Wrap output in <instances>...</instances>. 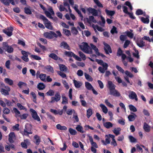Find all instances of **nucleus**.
Returning a JSON list of instances; mask_svg holds the SVG:
<instances>
[{"label":"nucleus","instance_id":"dca6fc26","mask_svg":"<svg viewBox=\"0 0 153 153\" xmlns=\"http://www.w3.org/2000/svg\"><path fill=\"white\" fill-rule=\"evenodd\" d=\"M15 137V136L14 132H11L9 134L8 140L10 143H12L14 142L13 139Z\"/></svg>","mask_w":153,"mask_h":153},{"label":"nucleus","instance_id":"c03bdc74","mask_svg":"<svg viewBox=\"0 0 153 153\" xmlns=\"http://www.w3.org/2000/svg\"><path fill=\"white\" fill-rule=\"evenodd\" d=\"M126 34V35L131 38H132L134 36V34L130 31L127 30L125 33Z\"/></svg>","mask_w":153,"mask_h":153},{"label":"nucleus","instance_id":"680f3d73","mask_svg":"<svg viewBox=\"0 0 153 153\" xmlns=\"http://www.w3.org/2000/svg\"><path fill=\"white\" fill-rule=\"evenodd\" d=\"M79 54L80 56L82 59L84 60L86 59V57L85 55L81 51H79Z\"/></svg>","mask_w":153,"mask_h":153},{"label":"nucleus","instance_id":"c9c22d12","mask_svg":"<svg viewBox=\"0 0 153 153\" xmlns=\"http://www.w3.org/2000/svg\"><path fill=\"white\" fill-rule=\"evenodd\" d=\"M93 114L91 108H89L87 110V116L88 118H89Z\"/></svg>","mask_w":153,"mask_h":153},{"label":"nucleus","instance_id":"de8ad7c7","mask_svg":"<svg viewBox=\"0 0 153 153\" xmlns=\"http://www.w3.org/2000/svg\"><path fill=\"white\" fill-rule=\"evenodd\" d=\"M68 130L70 134L72 135H75L77 134L76 131L71 128H70Z\"/></svg>","mask_w":153,"mask_h":153},{"label":"nucleus","instance_id":"6e6552de","mask_svg":"<svg viewBox=\"0 0 153 153\" xmlns=\"http://www.w3.org/2000/svg\"><path fill=\"white\" fill-rule=\"evenodd\" d=\"M30 111L31 112V116L33 119L38 122H40L41 120L40 117L38 116L36 111L33 109H31Z\"/></svg>","mask_w":153,"mask_h":153},{"label":"nucleus","instance_id":"9b49d317","mask_svg":"<svg viewBox=\"0 0 153 153\" xmlns=\"http://www.w3.org/2000/svg\"><path fill=\"white\" fill-rule=\"evenodd\" d=\"M4 88L6 89L1 88L0 90V91L2 94L5 95H8L9 94V92L10 90V87L8 86H5Z\"/></svg>","mask_w":153,"mask_h":153},{"label":"nucleus","instance_id":"f257e3e1","mask_svg":"<svg viewBox=\"0 0 153 153\" xmlns=\"http://www.w3.org/2000/svg\"><path fill=\"white\" fill-rule=\"evenodd\" d=\"M56 33L53 31H50L49 32H45L43 34L44 36L46 38L52 39L54 37L57 38L58 36L61 37L62 36V34L59 31L56 32Z\"/></svg>","mask_w":153,"mask_h":153},{"label":"nucleus","instance_id":"f8f14e48","mask_svg":"<svg viewBox=\"0 0 153 153\" xmlns=\"http://www.w3.org/2000/svg\"><path fill=\"white\" fill-rule=\"evenodd\" d=\"M60 47L65 49H67L68 50H70V46L65 41H62L61 43Z\"/></svg>","mask_w":153,"mask_h":153},{"label":"nucleus","instance_id":"13d9d810","mask_svg":"<svg viewBox=\"0 0 153 153\" xmlns=\"http://www.w3.org/2000/svg\"><path fill=\"white\" fill-rule=\"evenodd\" d=\"M46 69L48 71L51 72L53 73V70L52 67L50 65L47 66L46 67Z\"/></svg>","mask_w":153,"mask_h":153},{"label":"nucleus","instance_id":"aec40b11","mask_svg":"<svg viewBox=\"0 0 153 153\" xmlns=\"http://www.w3.org/2000/svg\"><path fill=\"white\" fill-rule=\"evenodd\" d=\"M108 88H109L110 91L115 89V86L111 81H109L108 82Z\"/></svg>","mask_w":153,"mask_h":153},{"label":"nucleus","instance_id":"cd10ccee","mask_svg":"<svg viewBox=\"0 0 153 153\" xmlns=\"http://www.w3.org/2000/svg\"><path fill=\"white\" fill-rule=\"evenodd\" d=\"M37 87L39 90H42L45 88V86L43 83L40 82L37 85Z\"/></svg>","mask_w":153,"mask_h":153},{"label":"nucleus","instance_id":"7c9ffc66","mask_svg":"<svg viewBox=\"0 0 153 153\" xmlns=\"http://www.w3.org/2000/svg\"><path fill=\"white\" fill-rule=\"evenodd\" d=\"M59 67L60 70L61 71H66L68 69L67 68L65 65L63 64H59Z\"/></svg>","mask_w":153,"mask_h":153},{"label":"nucleus","instance_id":"774afa93","mask_svg":"<svg viewBox=\"0 0 153 153\" xmlns=\"http://www.w3.org/2000/svg\"><path fill=\"white\" fill-rule=\"evenodd\" d=\"M28 116V114H24L22 115L20 114L19 115L21 119H25Z\"/></svg>","mask_w":153,"mask_h":153},{"label":"nucleus","instance_id":"338daca9","mask_svg":"<svg viewBox=\"0 0 153 153\" xmlns=\"http://www.w3.org/2000/svg\"><path fill=\"white\" fill-rule=\"evenodd\" d=\"M111 33L112 34L114 33H118V32L117 31L116 27L115 26H113L111 30Z\"/></svg>","mask_w":153,"mask_h":153},{"label":"nucleus","instance_id":"c85d7f7f","mask_svg":"<svg viewBox=\"0 0 153 153\" xmlns=\"http://www.w3.org/2000/svg\"><path fill=\"white\" fill-rule=\"evenodd\" d=\"M105 12L107 15L111 16H113L115 13V12L114 11L109 10L107 9L105 10Z\"/></svg>","mask_w":153,"mask_h":153},{"label":"nucleus","instance_id":"3c124183","mask_svg":"<svg viewBox=\"0 0 153 153\" xmlns=\"http://www.w3.org/2000/svg\"><path fill=\"white\" fill-rule=\"evenodd\" d=\"M44 13L46 16L48 17L51 19H53V17L51 16V14L49 12L47 11L46 10L44 11Z\"/></svg>","mask_w":153,"mask_h":153},{"label":"nucleus","instance_id":"b1692460","mask_svg":"<svg viewBox=\"0 0 153 153\" xmlns=\"http://www.w3.org/2000/svg\"><path fill=\"white\" fill-rule=\"evenodd\" d=\"M4 81L5 83L10 85H13V81L9 78H5Z\"/></svg>","mask_w":153,"mask_h":153},{"label":"nucleus","instance_id":"f03ea898","mask_svg":"<svg viewBox=\"0 0 153 153\" xmlns=\"http://www.w3.org/2000/svg\"><path fill=\"white\" fill-rule=\"evenodd\" d=\"M80 49L83 52L91 54L92 53V49L85 42H83L82 44L79 45Z\"/></svg>","mask_w":153,"mask_h":153},{"label":"nucleus","instance_id":"4c0bfd02","mask_svg":"<svg viewBox=\"0 0 153 153\" xmlns=\"http://www.w3.org/2000/svg\"><path fill=\"white\" fill-rule=\"evenodd\" d=\"M85 86L86 88L88 90H91L93 88L91 84L88 82H85Z\"/></svg>","mask_w":153,"mask_h":153},{"label":"nucleus","instance_id":"5701e85b","mask_svg":"<svg viewBox=\"0 0 153 153\" xmlns=\"http://www.w3.org/2000/svg\"><path fill=\"white\" fill-rule=\"evenodd\" d=\"M108 67V65H106V66H103V68L101 67H99L98 69L99 71L101 73H105V71L107 70Z\"/></svg>","mask_w":153,"mask_h":153},{"label":"nucleus","instance_id":"1a4fd4ad","mask_svg":"<svg viewBox=\"0 0 153 153\" xmlns=\"http://www.w3.org/2000/svg\"><path fill=\"white\" fill-rule=\"evenodd\" d=\"M135 42L137 45L140 48H142L145 46H146L145 42L143 41V40L141 38H137L135 40Z\"/></svg>","mask_w":153,"mask_h":153},{"label":"nucleus","instance_id":"0e129e2a","mask_svg":"<svg viewBox=\"0 0 153 153\" xmlns=\"http://www.w3.org/2000/svg\"><path fill=\"white\" fill-rule=\"evenodd\" d=\"M30 57L31 58H33L36 60L41 59V58L40 57L36 55H31Z\"/></svg>","mask_w":153,"mask_h":153},{"label":"nucleus","instance_id":"49530a36","mask_svg":"<svg viewBox=\"0 0 153 153\" xmlns=\"http://www.w3.org/2000/svg\"><path fill=\"white\" fill-rule=\"evenodd\" d=\"M34 138L36 140L35 143L36 145H39L40 142L39 137L37 135H35L34 136Z\"/></svg>","mask_w":153,"mask_h":153},{"label":"nucleus","instance_id":"a878e982","mask_svg":"<svg viewBox=\"0 0 153 153\" xmlns=\"http://www.w3.org/2000/svg\"><path fill=\"white\" fill-rule=\"evenodd\" d=\"M56 128L57 129L61 130H66L67 129L66 126H62L60 124H58L56 125Z\"/></svg>","mask_w":153,"mask_h":153},{"label":"nucleus","instance_id":"0eeeda50","mask_svg":"<svg viewBox=\"0 0 153 153\" xmlns=\"http://www.w3.org/2000/svg\"><path fill=\"white\" fill-rule=\"evenodd\" d=\"M13 28L12 27H7V28L3 30V32L6 34L8 36H11L13 34Z\"/></svg>","mask_w":153,"mask_h":153},{"label":"nucleus","instance_id":"09e8293b","mask_svg":"<svg viewBox=\"0 0 153 153\" xmlns=\"http://www.w3.org/2000/svg\"><path fill=\"white\" fill-rule=\"evenodd\" d=\"M102 142L103 143V144L104 145H106L107 144H109L110 143L109 137H108L105 139V142L104 140H102Z\"/></svg>","mask_w":153,"mask_h":153},{"label":"nucleus","instance_id":"e2e57ef3","mask_svg":"<svg viewBox=\"0 0 153 153\" xmlns=\"http://www.w3.org/2000/svg\"><path fill=\"white\" fill-rule=\"evenodd\" d=\"M46 114L48 117L51 120H52L54 122L55 121V117L51 115L48 112L46 113Z\"/></svg>","mask_w":153,"mask_h":153},{"label":"nucleus","instance_id":"4468645a","mask_svg":"<svg viewBox=\"0 0 153 153\" xmlns=\"http://www.w3.org/2000/svg\"><path fill=\"white\" fill-rule=\"evenodd\" d=\"M129 97L131 99H134L136 101H138L137 96L136 93L133 91L131 92L129 94Z\"/></svg>","mask_w":153,"mask_h":153},{"label":"nucleus","instance_id":"393cba45","mask_svg":"<svg viewBox=\"0 0 153 153\" xmlns=\"http://www.w3.org/2000/svg\"><path fill=\"white\" fill-rule=\"evenodd\" d=\"M104 126L107 128H109L112 127L113 125L110 122H106L103 123Z\"/></svg>","mask_w":153,"mask_h":153},{"label":"nucleus","instance_id":"c756f323","mask_svg":"<svg viewBox=\"0 0 153 153\" xmlns=\"http://www.w3.org/2000/svg\"><path fill=\"white\" fill-rule=\"evenodd\" d=\"M100 106L102 109V111L105 114H106L108 111V110L107 108L105 105L103 104H100Z\"/></svg>","mask_w":153,"mask_h":153},{"label":"nucleus","instance_id":"412c9836","mask_svg":"<svg viewBox=\"0 0 153 153\" xmlns=\"http://www.w3.org/2000/svg\"><path fill=\"white\" fill-rule=\"evenodd\" d=\"M95 61L98 64L102 65V66H106V65H108L107 63L104 62L103 60L101 59H95Z\"/></svg>","mask_w":153,"mask_h":153},{"label":"nucleus","instance_id":"4d7b16f0","mask_svg":"<svg viewBox=\"0 0 153 153\" xmlns=\"http://www.w3.org/2000/svg\"><path fill=\"white\" fill-rule=\"evenodd\" d=\"M135 14L137 16L142 15L143 14V11L140 9H138L136 11Z\"/></svg>","mask_w":153,"mask_h":153},{"label":"nucleus","instance_id":"5fc2aeb1","mask_svg":"<svg viewBox=\"0 0 153 153\" xmlns=\"http://www.w3.org/2000/svg\"><path fill=\"white\" fill-rule=\"evenodd\" d=\"M129 108L130 111L133 112H136L137 111V109L136 107L132 105H129Z\"/></svg>","mask_w":153,"mask_h":153},{"label":"nucleus","instance_id":"f3484780","mask_svg":"<svg viewBox=\"0 0 153 153\" xmlns=\"http://www.w3.org/2000/svg\"><path fill=\"white\" fill-rule=\"evenodd\" d=\"M149 15H146V18L143 17H141L140 20L144 24H148L149 22Z\"/></svg>","mask_w":153,"mask_h":153},{"label":"nucleus","instance_id":"a211bd4d","mask_svg":"<svg viewBox=\"0 0 153 153\" xmlns=\"http://www.w3.org/2000/svg\"><path fill=\"white\" fill-rule=\"evenodd\" d=\"M87 22L89 23H90L91 22L96 23L97 21L95 19L94 17L93 16H89L88 18H87Z\"/></svg>","mask_w":153,"mask_h":153},{"label":"nucleus","instance_id":"ddd939ff","mask_svg":"<svg viewBox=\"0 0 153 153\" xmlns=\"http://www.w3.org/2000/svg\"><path fill=\"white\" fill-rule=\"evenodd\" d=\"M0 1L5 5L9 6L10 3L13 5L15 4V2L13 0H0Z\"/></svg>","mask_w":153,"mask_h":153},{"label":"nucleus","instance_id":"f704fd0d","mask_svg":"<svg viewBox=\"0 0 153 153\" xmlns=\"http://www.w3.org/2000/svg\"><path fill=\"white\" fill-rule=\"evenodd\" d=\"M29 7H25L24 8V12L27 15H31L32 14V12Z\"/></svg>","mask_w":153,"mask_h":153},{"label":"nucleus","instance_id":"4be33fe9","mask_svg":"<svg viewBox=\"0 0 153 153\" xmlns=\"http://www.w3.org/2000/svg\"><path fill=\"white\" fill-rule=\"evenodd\" d=\"M143 128L145 131L146 132H149L150 130V126L145 122L144 124Z\"/></svg>","mask_w":153,"mask_h":153},{"label":"nucleus","instance_id":"69168bd1","mask_svg":"<svg viewBox=\"0 0 153 153\" xmlns=\"http://www.w3.org/2000/svg\"><path fill=\"white\" fill-rule=\"evenodd\" d=\"M116 68L120 72L122 73L123 74H124V70L119 66L118 65H116Z\"/></svg>","mask_w":153,"mask_h":153},{"label":"nucleus","instance_id":"a19ab883","mask_svg":"<svg viewBox=\"0 0 153 153\" xmlns=\"http://www.w3.org/2000/svg\"><path fill=\"white\" fill-rule=\"evenodd\" d=\"M46 76V75L45 74H41L39 75V77L42 81L45 82Z\"/></svg>","mask_w":153,"mask_h":153},{"label":"nucleus","instance_id":"6ab92c4d","mask_svg":"<svg viewBox=\"0 0 153 153\" xmlns=\"http://www.w3.org/2000/svg\"><path fill=\"white\" fill-rule=\"evenodd\" d=\"M110 94L115 97H119L120 95V93L115 89L110 91Z\"/></svg>","mask_w":153,"mask_h":153},{"label":"nucleus","instance_id":"9d476101","mask_svg":"<svg viewBox=\"0 0 153 153\" xmlns=\"http://www.w3.org/2000/svg\"><path fill=\"white\" fill-rule=\"evenodd\" d=\"M103 44L105 46L104 50L106 54H108L109 53H111L112 51L110 46L108 44L104 42Z\"/></svg>","mask_w":153,"mask_h":153},{"label":"nucleus","instance_id":"473e14b6","mask_svg":"<svg viewBox=\"0 0 153 153\" xmlns=\"http://www.w3.org/2000/svg\"><path fill=\"white\" fill-rule=\"evenodd\" d=\"M62 101L61 103L62 104H67L68 103V98L65 96L62 95Z\"/></svg>","mask_w":153,"mask_h":153},{"label":"nucleus","instance_id":"2f4dec72","mask_svg":"<svg viewBox=\"0 0 153 153\" xmlns=\"http://www.w3.org/2000/svg\"><path fill=\"white\" fill-rule=\"evenodd\" d=\"M49 57L55 60H57L58 57V56L54 53H51L49 55Z\"/></svg>","mask_w":153,"mask_h":153},{"label":"nucleus","instance_id":"864d4df0","mask_svg":"<svg viewBox=\"0 0 153 153\" xmlns=\"http://www.w3.org/2000/svg\"><path fill=\"white\" fill-rule=\"evenodd\" d=\"M46 94L48 96H52L54 94V91L52 90H50Z\"/></svg>","mask_w":153,"mask_h":153},{"label":"nucleus","instance_id":"ea45409f","mask_svg":"<svg viewBox=\"0 0 153 153\" xmlns=\"http://www.w3.org/2000/svg\"><path fill=\"white\" fill-rule=\"evenodd\" d=\"M30 94L32 96L33 98V101L35 103H36V94L33 92H31Z\"/></svg>","mask_w":153,"mask_h":153},{"label":"nucleus","instance_id":"e433bc0d","mask_svg":"<svg viewBox=\"0 0 153 153\" xmlns=\"http://www.w3.org/2000/svg\"><path fill=\"white\" fill-rule=\"evenodd\" d=\"M121 131V128H118L117 129L115 128L114 130H112L113 133L115 134L117 136L120 134V131Z\"/></svg>","mask_w":153,"mask_h":153},{"label":"nucleus","instance_id":"37998d69","mask_svg":"<svg viewBox=\"0 0 153 153\" xmlns=\"http://www.w3.org/2000/svg\"><path fill=\"white\" fill-rule=\"evenodd\" d=\"M73 82L76 88H80L82 85L80 83H79V82H78L75 79L74 80Z\"/></svg>","mask_w":153,"mask_h":153},{"label":"nucleus","instance_id":"20e7f679","mask_svg":"<svg viewBox=\"0 0 153 153\" xmlns=\"http://www.w3.org/2000/svg\"><path fill=\"white\" fill-rule=\"evenodd\" d=\"M2 48L4 50L9 53H12L14 51L13 48L11 46L9 45L7 43L5 42L2 43Z\"/></svg>","mask_w":153,"mask_h":153},{"label":"nucleus","instance_id":"a18cd8bd","mask_svg":"<svg viewBox=\"0 0 153 153\" xmlns=\"http://www.w3.org/2000/svg\"><path fill=\"white\" fill-rule=\"evenodd\" d=\"M76 128L78 131L81 133H83L84 132V131H82L83 128L82 126L79 125H77Z\"/></svg>","mask_w":153,"mask_h":153},{"label":"nucleus","instance_id":"bf43d9fd","mask_svg":"<svg viewBox=\"0 0 153 153\" xmlns=\"http://www.w3.org/2000/svg\"><path fill=\"white\" fill-rule=\"evenodd\" d=\"M130 43V42L129 40H126L123 45V48H127Z\"/></svg>","mask_w":153,"mask_h":153},{"label":"nucleus","instance_id":"8fccbe9b","mask_svg":"<svg viewBox=\"0 0 153 153\" xmlns=\"http://www.w3.org/2000/svg\"><path fill=\"white\" fill-rule=\"evenodd\" d=\"M91 48L92 49H93L95 52V53L96 54L97 53H99V50L98 48L96 47V46L94 45L93 44H91Z\"/></svg>","mask_w":153,"mask_h":153},{"label":"nucleus","instance_id":"7ed1b4c3","mask_svg":"<svg viewBox=\"0 0 153 153\" xmlns=\"http://www.w3.org/2000/svg\"><path fill=\"white\" fill-rule=\"evenodd\" d=\"M39 18L44 21V24L46 28L50 30H53V27L51 25V23L46 17L42 14H40Z\"/></svg>","mask_w":153,"mask_h":153},{"label":"nucleus","instance_id":"052dcab7","mask_svg":"<svg viewBox=\"0 0 153 153\" xmlns=\"http://www.w3.org/2000/svg\"><path fill=\"white\" fill-rule=\"evenodd\" d=\"M124 73L127 76L130 78H132L134 77L133 75L128 71H126L125 72L124 71Z\"/></svg>","mask_w":153,"mask_h":153},{"label":"nucleus","instance_id":"72a5a7b5","mask_svg":"<svg viewBox=\"0 0 153 153\" xmlns=\"http://www.w3.org/2000/svg\"><path fill=\"white\" fill-rule=\"evenodd\" d=\"M3 74V76H6L7 75V73L6 70L5 69H4L2 66L0 67V74Z\"/></svg>","mask_w":153,"mask_h":153},{"label":"nucleus","instance_id":"423d86ee","mask_svg":"<svg viewBox=\"0 0 153 153\" xmlns=\"http://www.w3.org/2000/svg\"><path fill=\"white\" fill-rule=\"evenodd\" d=\"M61 99V96L59 92H56L55 95V97H52L51 98V100L50 103H53L55 102H58Z\"/></svg>","mask_w":153,"mask_h":153},{"label":"nucleus","instance_id":"603ef678","mask_svg":"<svg viewBox=\"0 0 153 153\" xmlns=\"http://www.w3.org/2000/svg\"><path fill=\"white\" fill-rule=\"evenodd\" d=\"M5 102L8 106H10L13 105V103L11 102L10 100H7V99H5Z\"/></svg>","mask_w":153,"mask_h":153},{"label":"nucleus","instance_id":"58836bf2","mask_svg":"<svg viewBox=\"0 0 153 153\" xmlns=\"http://www.w3.org/2000/svg\"><path fill=\"white\" fill-rule=\"evenodd\" d=\"M84 75L85 79L88 81L91 82L93 81V78L89 74L85 73Z\"/></svg>","mask_w":153,"mask_h":153},{"label":"nucleus","instance_id":"bb28decb","mask_svg":"<svg viewBox=\"0 0 153 153\" xmlns=\"http://www.w3.org/2000/svg\"><path fill=\"white\" fill-rule=\"evenodd\" d=\"M64 54L66 56L69 57H74L75 54L71 51H65L64 53Z\"/></svg>","mask_w":153,"mask_h":153},{"label":"nucleus","instance_id":"6e6d98bb","mask_svg":"<svg viewBox=\"0 0 153 153\" xmlns=\"http://www.w3.org/2000/svg\"><path fill=\"white\" fill-rule=\"evenodd\" d=\"M59 9L60 11H65L66 12H68V10L67 9L64 7L62 5L60 4L59 7Z\"/></svg>","mask_w":153,"mask_h":153},{"label":"nucleus","instance_id":"39448f33","mask_svg":"<svg viewBox=\"0 0 153 153\" xmlns=\"http://www.w3.org/2000/svg\"><path fill=\"white\" fill-rule=\"evenodd\" d=\"M31 129L32 128L30 125L28 124H26L25 126V128L24 131V134L25 135H27L29 134H32Z\"/></svg>","mask_w":153,"mask_h":153},{"label":"nucleus","instance_id":"2eb2a0df","mask_svg":"<svg viewBox=\"0 0 153 153\" xmlns=\"http://www.w3.org/2000/svg\"><path fill=\"white\" fill-rule=\"evenodd\" d=\"M50 111L53 113L55 115L58 114L61 115L63 114V109H62L61 110H58V111H57L56 110L51 109Z\"/></svg>","mask_w":153,"mask_h":153},{"label":"nucleus","instance_id":"79ce46f5","mask_svg":"<svg viewBox=\"0 0 153 153\" xmlns=\"http://www.w3.org/2000/svg\"><path fill=\"white\" fill-rule=\"evenodd\" d=\"M63 32L65 35L67 36H69L71 35L70 31L68 30L63 29Z\"/></svg>","mask_w":153,"mask_h":153}]
</instances>
